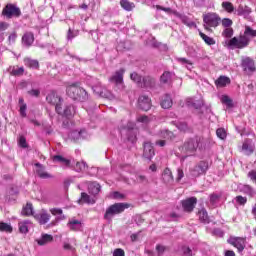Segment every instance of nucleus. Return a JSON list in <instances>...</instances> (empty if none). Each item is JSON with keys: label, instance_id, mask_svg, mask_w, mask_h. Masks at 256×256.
Wrapping results in <instances>:
<instances>
[{"label": "nucleus", "instance_id": "f257e3e1", "mask_svg": "<svg viewBox=\"0 0 256 256\" xmlns=\"http://www.w3.org/2000/svg\"><path fill=\"white\" fill-rule=\"evenodd\" d=\"M254 37H256V30L251 26H245L244 33L227 41V47L228 49H245L249 47V43Z\"/></svg>", "mask_w": 256, "mask_h": 256}, {"label": "nucleus", "instance_id": "f03ea898", "mask_svg": "<svg viewBox=\"0 0 256 256\" xmlns=\"http://www.w3.org/2000/svg\"><path fill=\"white\" fill-rule=\"evenodd\" d=\"M66 94L74 101L84 102L89 99V94H87V91L79 85V82L68 85L66 87Z\"/></svg>", "mask_w": 256, "mask_h": 256}, {"label": "nucleus", "instance_id": "7ed1b4c3", "mask_svg": "<svg viewBox=\"0 0 256 256\" xmlns=\"http://www.w3.org/2000/svg\"><path fill=\"white\" fill-rule=\"evenodd\" d=\"M125 209H129V204L115 203L106 209V212L104 214V219L106 221H111L114 215H119V213H123Z\"/></svg>", "mask_w": 256, "mask_h": 256}, {"label": "nucleus", "instance_id": "20e7f679", "mask_svg": "<svg viewBox=\"0 0 256 256\" xmlns=\"http://www.w3.org/2000/svg\"><path fill=\"white\" fill-rule=\"evenodd\" d=\"M203 21L206 31H211V27L214 29L219 27V23H221V17L215 13H208L203 16Z\"/></svg>", "mask_w": 256, "mask_h": 256}, {"label": "nucleus", "instance_id": "39448f33", "mask_svg": "<svg viewBox=\"0 0 256 256\" xmlns=\"http://www.w3.org/2000/svg\"><path fill=\"white\" fill-rule=\"evenodd\" d=\"M47 103L54 105L56 113H63V108H61V103H63V98L59 97L57 93L51 92L46 97Z\"/></svg>", "mask_w": 256, "mask_h": 256}, {"label": "nucleus", "instance_id": "423d86ee", "mask_svg": "<svg viewBox=\"0 0 256 256\" xmlns=\"http://www.w3.org/2000/svg\"><path fill=\"white\" fill-rule=\"evenodd\" d=\"M70 141H81V139H89V132L85 129L71 130L68 133Z\"/></svg>", "mask_w": 256, "mask_h": 256}, {"label": "nucleus", "instance_id": "0eeeda50", "mask_svg": "<svg viewBox=\"0 0 256 256\" xmlns=\"http://www.w3.org/2000/svg\"><path fill=\"white\" fill-rule=\"evenodd\" d=\"M207 169H209V164L205 161H201L190 170V173L192 177H200V175L207 173Z\"/></svg>", "mask_w": 256, "mask_h": 256}, {"label": "nucleus", "instance_id": "6e6552de", "mask_svg": "<svg viewBox=\"0 0 256 256\" xmlns=\"http://www.w3.org/2000/svg\"><path fill=\"white\" fill-rule=\"evenodd\" d=\"M2 15L8 19H11V17H19V15H21V10L13 4H8L3 9Z\"/></svg>", "mask_w": 256, "mask_h": 256}, {"label": "nucleus", "instance_id": "1a4fd4ad", "mask_svg": "<svg viewBox=\"0 0 256 256\" xmlns=\"http://www.w3.org/2000/svg\"><path fill=\"white\" fill-rule=\"evenodd\" d=\"M34 219L38 221L40 225H47L51 221V214L47 210L42 209L38 213L34 214Z\"/></svg>", "mask_w": 256, "mask_h": 256}, {"label": "nucleus", "instance_id": "9d476101", "mask_svg": "<svg viewBox=\"0 0 256 256\" xmlns=\"http://www.w3.org/2000/svg\"><path fill=\"white\" fill-rule=\"evenodd\" d=\"M133 129H135V122L128 121L127 125L121 128L120 130L121 133H123L124 131H127V133H129L128 141H130L131 143H134L135 141H137V134L133 132Z\"/></svg>", "mask_w": 256, "mask_h": 256}, {"label": "nucleus", "instance_id": "9b49d317", "mask_svg": "<svg viewBox=\"0 0 256 256\" xmlns=\"http://www.w3.org/2000/svg\"><path fill=\"white\" fill-rule=\"evenodd\" d=\"M183 149H185L186 153H195L199 149V139H189L184 143Z\"/></svg>", "mask_w": 256, "mask_h": 256}, {"label": "nucleus", "instance_id": "f8f14e48", "mask_svg": "<svg viewBox=\"0 0 256 256\" xmlns=\"http://www.w3.org/2000/svg\"><path fill=\"white\" fill-rule=\"evenodd\" d=\"M67 227L70 231H83V221L75 217L70 218L68 220Z\"/></svg>", "mask_w": 256, "mask_h": 256}, {"label": "nucleus", "instance_id": "ddd939ff", "mask_svg": "<svg viewBox=\"0 0 256 256\" xmlns=\"http://www.w3.org/2000/svg\"><path fill=\"white\" fill-rule=\"evenodd\" d=\"M123 75H125V69H120L110 78L111 83H115L118 87L123 88Z\"/></svg>", "mask_w": 256, "mask_h": 256}, {"label": "nucleus", "instance_id": "4468645a", "mask_svg": "<svg viewBox=\"0 0 256 256\" xmlns=\"http://www.w3.org/2000/svg\"><path fill=\"white\" fill-rule=\"evenodd\" d=\"M138 107L142 111H149L151 109V98L145 95H142L138 99Z\"/></svg>", "mask_w": 256, "mask_h": 256}, {"label": "nucleus", "instance_id": "2eb2a0df", "mask_svg": "<svg viewBox=\"0 0 256 256\" xmlns=\"http://www.w3.org/2000/svg\"><path fill=\"white\" fill-rule=\"evenodd\" d=\"M242 67L246 73H253L255 71V62L249 57L242 58Z\"/></svg>", "mask_w": 256, "mask_h": 256}, {"label": "nucleus", "instance_id": "dca6fc26", "mask_svg": "<svg viewBox=\"0 0 256 256\" xmlns=\"http://www.w3.org/2000/svg\"><path fill=\"white\" fill-rule=\"evenodd\" d=\"M195 205H197V198L195 197H191L182 201V207L184 211L188 213H191V211L195 209Z\"/></svg>", "mask_w": 256, "mask_h": 256}, {"label": "nucleus", "instance_id": "f3484780", "mask_svg": "<svg viewBox=\"0 0 256 256\" xmlns=\"http://www.w3.org/2000/svg\"><path fill=\"white\" fill-rule=\"evenodd\" d=\"M228 243L236 247L239 253H241L245 249V239L243 238H237V237L230 238L228 240Z\"/></svg>", "mask_w": 256, "mask_h": 256}, {"label": "nucleus", "instance_id": "a211bd4d", "mask_svg": "<svg viewBox=\"0 0 256 256\" xmlns=\"http://www.w3.org/2000/svg\"><path fill=\"white\" fill-rule=\"evenodd\" d=\"M238 191H240V193H243L244 195H248V197H255L256 195L255 189L248 184H240L238 186Z\"/></svg>", "mask_w": 256, "mask_h": 256}, {"label": "nucleus", "instance_id": "6ab92c4d", "mask_svg": "<svg viewBox=\"0 0 256 256\" xmlns=\"http://www.w3.org/2000/svg\"><path fill=\"white\" fill-rule=\"evenodd\" d=\"M143 155L146 159H153V157L155 156V150L153 149V144H151V142L144 143Z\"/></svg>", "mask_w": 256, "mask_h": 256}, {"label": "nucleus", "instance_id": "aec40b11", "mask_svg": "<svg viewBox=\"0 0 256 256\" xmlns=\"http://www.w3.org/2000/svg\"><path fill=\"white\" fill-rule=\"evenodd\" d=\"M174 15L180 19V21H182V23L184 25H186L187 27H195V22H193L191 19H189V17H187V15L185 14H181L179 12H174Z\"/></svg>", "mask_w": 256, "mask_h": 256}, {"label": "nucleus", "instance_id": "412c9836", "mask_svg": "<svg viewBox=\"0 0 256 256\" xmlns=\"http://www.w3.org/2000/svg\"><path fill=\"white\" fill-rule=\"evenodd\" d=\"M58 115H63V117H66V119H72V117L75 115V106H65V108L62 110V113H58Z\"/></svg>", "mask_w": 256, "mask_h": 256}, {"label": "nucleus", "instance_id": "4be33fe9", "mask_svg": "<svg viewBox=\"0 0 256 256\" xmlns=\"http://www.w3.org/2000/svg\"><path fill=\"white\" fill-rule=\"evenodd\" d=\"M32 226L33 223H31V220H23L18 223L19 231L23 234L29 233V229H31Z\"/></svg>", "mask_w": 256, "mask_h": 256}, {"label": "nucleus", "instance_id": "5701e85b", "mask_svg": "<svg viewBox=\"0 0 256 256\" xmlns=\"http://www.w3.org/2000/svg\"><path fill=\"white\" fill-rule=\"evenodd\" d=\"M35 41V36L31 32H26L22 36V43L25 45V47H31Z\"/></svg>", "mask_w": 256, "mask_h": 256}, {"label": "nucleus", "instance_id": "b1692460", "mask_svg": "<svg viewBox=\"0 0 256 256\" xmlns=\"http://www.w3.org/2000/svg\"><path fill=\"white\" fill-rule=\"evenodd\" d=\"M160 105L162 109H171L173 107V99L169 94H166L162 97Z\"/></svg>", "mask_w": 256, "mask_h": 256}, {"label": "nucleus", "instance_id": "393cba45", "mask_svg": "<svg viewBox=\"0 0 256 256\" xmlns=\"http://www.w3.org/2000/svg\"><path fill=\"white\" fill-rule=\"evenodd\" d=\"M140 87H145L146 89H151L152 87H155V78L145 76L144 78H142Z\"/></svg>", "mask_w": 256, "mask_h": 256}, {"label": "nucleus", "instance_id": "a878e982", "mask_svg": "<svg viewBox=\"0 0 256 256\" xmlns=\"http://www.w3.org/2000/svg\"><path fill=\"white\" fill-rule=\"evenodd\" d=\"M101 191V185L97 182H90L88 184V192L90 195H99V192Z\"/></svg>", "mask_w": 256, "mask_h": 256}, {"label": "nucleus", "instance_id": "bb28decb", "mask_svg": "<svg viewBox=\"0 0 256 256\" xmlns=\"http://www.w3.org/2000/svg\"><path fill=\"white\" fill-rule=\"evenodd\" d=\"M220 101L222 105H225L227 109H233L235 104L233 103V99H231L228 95H222L220 97Z\"/></svg>", "mask_w": 256, "mask_h": 256}, {"label": "nucleus", "instance_id": "cd10ccee", "mask_svg": "<svg viewBox=\"0 0 256 256\" xmlns=\"http://www.w3.org/2000/svg\"><path fill=\"white\" fill-rule=\"evenodd\" d=\"M36 167H38L36 173L40 179H49L51 177L49 173L45 172V168L41 164L37 163Z\"/></svg>", "mask_w": 256, "mask_h": 256}, {"label": "nucleus", "instance_id": "c85d7f7f", "mask_svg": "<svg viewBox=\"0 0 256 256\" xmlns=\"http://www.w3.org/2000/svg\"><path fill=\"white\" fill-rule=\"evenodd\" d=\"M229 83H231V79H229V77H227V76H220L215 81V85L217 87H226L227 85H229Z\"/></svg>", "mask_w": 256, "mask_h": 256}, {"label": "nucleus", "instance_id": "c756f323", "mask_svg": "<svg viewBox=\"0 0 256 256\" xmlns=\"http://www.w3.org/2000/svg\"><path fill=\"white\" fill-rule=\"evenodd\" d=\"M19 113L21 117H27V104L23 98H19Z\"/></svg>", "mask_w": 256, "mask_h": 256}, {"label": "nucleus", "instance_id": "7c9ffc66", "mask_svg": "<svg viewBox=\"0 0 256 256\" xmlns=\"http://www.w3.org/2000/svg\"><path fill=\"white\" fill-rule=\"evenodd\" d=\"M242 151L245 153V155H251V153H253V145L251 144V140L244 141Z\"/></svg>", "mask_w": 256, "mask_h": 256}, {"label": "nucleus", "instance_id": "2f4dec72", "mask_svg": "<svg viewBox=\"0 0 256 256\" xmlns=\"http://www.w3.org/2000/svg\"><path fill=\"white\" fill-rule=\"evenodd\" d=\"M173 77H175V74L173 72L166 71L161 75L160 81L161 83H171Z\"/></svg>", "mask_w": 256, "mask_h": 256}, {"label": "nucleus", "instance_id": "473e14b6", "mask_svg": "<svg viewBox=\"0 0 256 256\" xmlns=\"http://www.w3.org/2000/svg\"><path fill=\"white\" fill-rule=\"evenodd\" d=\"M24 65L30 69H39V61L33 60L31 58H25Z\"/></svg>", "mask_w": 256, "mask_h": 256}, {"label": "nucleus", "instance_id": "72a5a7b5", "mask_svg": "<svg viewBox=\"0 0 256 256\" xmlns=\"http://www.w3.org/2000/svg\"><path fill=\"white\" fill-rule=\"evenodd\" d=\"M158 137H160V139H166V140H171L173 139V137H175V135L173 134V132L164 129V130H160L158 133Z\"/></svg>", "mask_w": 256, "mask_h": 256}, {"label": "nucleus", "instance_id": "f704fd0d", "mask_svg": "<svg viewBox=\"0 0 256 256\" xmlns=\"http://www.w3.org/2000/svg\"><path fill=\"white\" fill-rule=\"evenodd\" d=\"M54 163H62L64 167H69L71 165V160L63 158V156L56 155L53 157Z\"/></svg>", "mask_w": 256, "mask_h": 256}, {"label": "nucleus", "instance_id": "c9c22d12", "mask_svg": "<svg viewBox=\"0 0 256 256\" xmlns=\"http://www.w3.org/2000/svg\"><path fill=\"white\" fill-rule=\"evenodd\" d=\"M120 5L125 11H133L135 9V3L129 2V0H121Z\"/></svg>", "mask_w": 256, "mask_h": 256}, {"label": "nucleus", "instance_id": "e433bc0d", "mask_svg": "<svg viewBox=\"0 0 256 256\" xmlns=\"http://www.w3.org/2000/svg\"><path fill=\"white\" fill-rule=\"evenodd\" d=\"M162 178L165 183H171V181H173V174L171 173V169L165 168L162 174Z\"/></svg>", "mask_w": 256, "mask_h": 256}, {"label": "nucleus", "instance_id": "4c0bfd02", "mask_svg": "<svg viewBox=\"0 0 256 256\" xmlns=\"http://www.w3.org/2000/svg\"><path fill=\"white\" fill-rule=\"evenodd\" d=\"M53 241V236L49 234H43L40 239L37 240L38 245H47Z\"/></svg>", "mask_w": 256, "mask_h": 256}, {"label": "nucleus", "instance_id": "58836bf2", "mask_svg": "<svg viewBox=\"0 0 256 256\" xmlns=\"http://www.w3.org/2000/svg\"><path fill=\"white\" fill-rule=\"evenodd\" d=\"M50 213L54 216H57L58 221H63L65 219V215H63V210L61 208H51Z\"/></svg>", "mask_w": 256, "mask_h": 256}, {"label": "nucleus", "instance_id": "ea45409f", "mask_svg": "<svg viewBox=\"0 0 256 256\" xmlns=\"http://www.w3.org/2000/svg\"><path fill=\"white\" fill-rule=\"evenodd\" d=\"M21 214L26 216L33 215V217H35V213H33V204L27 203L26 206L22 209Z\"/></svg>", "mask_w": 256, "mask_h": 256}, {"label": "nucleus", "instance_id": "a19ab883", "mask_svg": "<svg viewBox=\"0 0 256 256\" xmlns=\"http://www.w3.org/2000/svg\"><path fill=\"white\" fill-rule=\"evenodd\" d=\"M92 89L96 95H99V97H105V88L101 86V83H98L95 86H92Z\"/></svg>", "mask_w": 256, "mask_h": 256}, {"label": "nucleus", "instance_id": "79ce46f5", "mask_svg": "<svg viewBox=\"0 0 256 256\" xmlns=\"http://www.w3.org/2000/svg\"><path fill=\"white\" fill-rule=\"evenodd\" d=\"M85 169H87V163H85V161L76 162V164L74 166V170L77 173H83V171H85Z\"/></svg>", "mask_w": 256, "mask_h": 256}, {"label": "nucleus", "instance_id": "37998d69", "mask_svg": "<svg viewBox=\"0 0 256 256\" xmlns=\"http://www.w3.org/2000/svg\"><path fill=\"white\" fill-rule=\"evenodd\" d=\"M198 216L202 223H209V215L207 214V210L201 209L198 212Z\"/></svg>", "mask_w": 256, "mask_h": 256}, {"label": "nucleus", "instance_id": "c03bdc74", "mask_svg": "<svg viewBox=\"0 0 256 256\" xmlns=\"http://www.w3.org/2000/svg\"><path fill=\"white\" fill-rule=\"evenodd\" d=\"M81 201L83 203H88L89 205H93L95 203V199L89 196L87 193L82 192L81 193Z\"/></svg>", "mask_w": 256, "mask_h": 256}, {"label": "nucleus", "instance_id": "a18cd8bd", "mask_svg": "<svg viewBox=\"0 0 256 256\" xmlns=\"http://www.w3.org/2000/svg\"><path fill=\"white\" fill-rule=\"evenodd\" d=\"M199 35L201 39H203V41L206 43V45H215V39H213L212 37L207 36L203 32H199Z\"/></svg>", "mask_w": 256, "mask_h": 256}, {"label": "nucleus", "instance_id": "49530a36", "mask_svg": "<svg viewBox=\"0 0 256 256\" xmlns=\"http://www.w3.org/2000/svg\"><path fill=\"white\" fill-rule=\"evenodd\" d=\"M137 123H142V125H149L151 123V118L145 115H139L136 118Z\"/></svg>", "mask_w": 256, "mask_h": 256}, {"label": "nucleus", "instance_id": "de8ad7c7", "mask_svg": "<svg viewBox=\"0 0 256 256\" xmlns=\"http://www.w3.org/2000/svg\"><path fill=\"white\" fill-rule=\"evenodd\" d=\"M251 13V9L248 6H239L238 7V15H243L247 17Z\"/></svg>", "mask_w": 256, "mask_h": 256}, {"label": "nucleus", "instance_id": "09e8293b", "mask_svg": "<svg viewBox=\"0 0 256 256\" xmlns=\"http://www.w3.org/2000/svg\"><path fill=\"white\" fill-rule=\"evenodd\" d=\"M178 62L181 63V65H184L186 69H188V71H191V69H193V63L185 58H178Z\"/></svg>", "mask_w": 256, "mask_h": 256}, {"label": "nucleus", "instance_id": "8fccbe9b", "mask_svg": "<svg viewBox=\"0 0 256 256\" xmlns=\"http://www.w3.org/2000/svg\"><path fill=\"white\" fill-rule=\"evenodd\" d=\"M130 79L132 81H134V83H137L138 87H141V83L143 81V79L141 78V76L139 74H137V72H134L130 75Z\"/></svg>", "mask_w": 256, "mask_h": 256}, {"label": "nucleus", "instance_id": "3c124183", "mask_svg": "<svg viewBox=\"0 0 256 256\" xmlns=\"http://www.w3.org/2000/svg\"><path fill=\"white\" fill-rule=\"evenodd\" d=\"M222 7L225 11H227V13H233V11H235V7L231 2H223Z\"/></svg>", "mask_w": 256, "mask_h": 256}, {"label": "nucleus", "instance_id": "603ef678", "mask_svg": "<svg viewBox=\"0 0 256 256\" xmlns=\"http://www.w3.org/2000/svg\"><path fill=\"white\" fill-rule=\"evenodd\" d=\"M0 231L5 232V233H11L13 231V227L11 225L1 222L0 223Z\"/></svg>", "mask_w": 256, "mask_h": 256}, {"label": "nucleus", "instance_id": "864d4df0", "mask_svg": "<svg viewBox=\"0 0 256 256\" xmlns=\"http://www.w3.org/2000/svg\"><path fill=\"white\" fill-rule=\"evenodd\" d=\"M186 105L188 107H194L195 109H198V107H201V103L195 102L194 98H188L186 99Z\"/></svg>", "mask_w": 256, "mask_h": 256}, {"label": "nucleus", "instance_id": "5fc2aeb1", "mask_svg": "<svg viewBox=\"0 0 256 256\" xmlns=\"http://www.w3.org/2000/svg\"><path fill=\"white\" fill-rule=\"evenodd\" d=\"M233 34V28H225L222 32V37H225L226 39H231V37H233Z\"/></svg>", "mask_w": 256, "mask_h": 256}, {"label": "nucleus", "instance_id": "6e6d98bb", "mask_svg": "<svg viewBox=\"0 0 256 256\" xmlns=\"http://www.w3.org/2000/svg\"><path fill=\"white\" fill-rule=\"evenodd\" d=\"M220 197L221 196H219L218 194L210 195V203H211L212 207H217V203H219Z\"/></svg>", "mask_w": 256, "mask_h": 256}, {"label": "nucleus", "instance_id": "4d7b16f0", "mask_svg": "<svg viewBox=\"0 0 256 256\" xmlns=\"http://www.w3.org/2000/svg\"><path fill=\"white\" fill-rule=\"evenodd\" d=\"M79 35V30H71V28L68 30L67 39L68 41H71L72 39H75Z\"/></svg>", "mask_w": 256, "mask_h": 256}, {"label": "nucleus", "instance_id": "13d9d810", "mask_svg": "<svg viewBox=\"0 0 256 256\" xmlns=\"http://www.w3.org/2000/svg\"><path fill=\"white\" fill-rule=\"evenodd\" d=\"M216 135H217V137L219 138V139H226V137H227V132L225 131V129H223V128H218L217 130H216Z\"/></svg>", "mask_w": 256, "mask_h": 256}, {"label": "nucleus", "instance_id": "bf43d9fd", "mask_svg": "<svg viewBox=\"0 0 256 256\" xmlns=\"http://www.w3.org/2000/svg\"><path fill=\"white\" fill-rule=\"evenodd\" d=\"M157 10H160V11H165V13H168L169 15H175L174 12H177L176 10H171V8H165L163 6H160V5H156L154 6Z\"/></svg>", "mask_w": 256, "mask_h": 256}, {"label": "nucleus", "instance_id": "052dcab7", "mask_svg": "<svg viewBox=\"0 0 256 256\" xmlns=\"http://www.w3.org/2000/svg\"><path fill=\"white\" fill-rule=\"evenodd\" d=\"M23 73H25V69L23 67L13 68L11 71V75H14L16 77L22 75Z\"/></svg>", "mask_w": 256, "mask_h": 256}, {"label": "nucleus", "instance_id": "680f3d73", "mask_svg": "<svg viewBox=\"0 0 256 256\" xmlns=\"http://www.w3.org/2000/svg\"><path fill=\"white\" fill-rule=\"evenodd\" d=\"M222 25L225 27V29L231 28V25H233V21L229 18H224L222 20Z\"/></svg>", "mask_w": 256, "mask_h": 256}, {"label": "nucleus", "instance_id": "e2e57ef3", "mask_svg": "<svg viewBox=\"0 0 256 256\" xmlns=\"http://www.w3.org/2000/svg\"><path fill=\"white\" fill-rule=\"evenodd\" d=\"M182 253H183V256H193V252L191 251V248L187 246L182 247Z\"/></svg>", "mask_w": 256, "mask_h": 256}, {"label": "nucleus", "instance_id": "0e129e2a", "mask_svg": "<svg viewBox=\"0 0 256 256\" xmlns=\"http://www.w3.org/2000/svg\"><path fill=\"white\" fill-rule=\"evenodd\" d=\"M235 201L238 205H245V203H247V197L236 196Z\"/></svg>", "mask_w": 256, "mask_h": 256}, {"label": "nucleus", "instance_id": "69168bd1", "mask_svg": "<svg viewBox=\"0 0 256 256\" xmlns=\"http://www.w3.org/2000/svg\"><path fill=\"white\" fill-rule=\"evenodd\" d=\"M176 127H177V129H179V131H185L186 129H188L187 123H185V122H178L176 124Z\"/></svg>", "mask_w": 256, "mask_h": 256}, {"label": "nucleus", "instance_id": "338daca9", "mask_svg": "<svg viewBox=\"0 0 256 256\" xmlns=\"http://www.w3.org/2000/svg\"><path fill=\"white\" fill-rule=\"evenodd\" d=\"M113 256H125V250L117 248L114 250Z\"/></svg>", "mask_w": 256, "mask_h": 256}, {"label": "nucleus", "instance_id": "774afa93", "mask_svg": "<svg viewBox=\"0 0 256 256\" xmlns=\"http://www.w3.org/2000/svg\"><path fill=\"white\" fill-rule=\"evenodd\" d=\"M248 177L256 184V170H251L248 172Z\"/></svg>", "mask_w": 256, "mask_h": 256}]
</instances>
